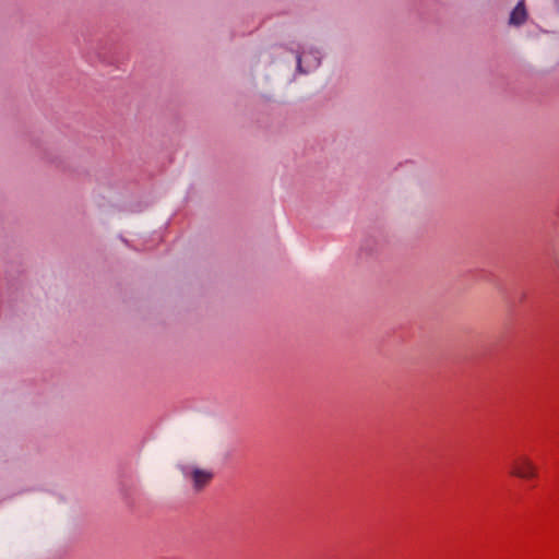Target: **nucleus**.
Instances as JSON below:
<instances>
[{
    "mask_svg": "<svg viewBox=\"0 0 559 559\" xmlns=\"http://www.w3.org/2000/svg\"><path fill=\"white\" fill-rule=\"evenodd\" d=\"M320 64V57L319 52L316 51L314 53H301L297 57V66L298 69L302 72H309L313 69H317Z\"/></svg>",
    "mask_w": 559,
    "mask_h": 559,
    "instance_id": "obj_3",
    "label": "nucleus"
},
{
    "mask_svg": "<svg viewBox=\"0 0 559 559\" xmlns=\"http://www.w3.org/2000/svg\"><path fill=\"white\" fill-rule=\"evenodd\" d=\"M527 17L524 1H520L510 14L509 23L512 25H522Z\"/></svg>",
    "mask_w": 559,
    "mask_h": 559,
    "instance_id": "obj_4",
    "label": "nucleus"
},
{
    "mask_svg": "<svg viewBox=\"0 0 559 559\" xmlns=\"http://www.w3.org/2000/svg\"><path fill=\"white\" fill-rule=\"evenodd\" d=\"M510 474L522 479H531L537 476V467L530 457L521 455L512 461Z\"/></svg>",
    "mask_w": 559,
    "mask_h": 559,
    "instance_id": "obj_2",
    "label": "nucleus"
},
{
    "mask_svg": "<svg viewBox=\"0 0 559 559\" xmlns=\"http://www.w3.org/2000/svg\"><path fill=\"white\" fill-rule=\"evenodd\" d=\"M180 471L185 478L191 480L195 491L203 490L213 479V473L210 469L183 465L180 467Z\"/></svg>",
    "mask_w": 559,
    "mask_h": 559,
    "instance_id": "obj_1",
    "label": "nucleus"
}]
</instances>
